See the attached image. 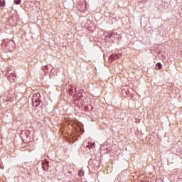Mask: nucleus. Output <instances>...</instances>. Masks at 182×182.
Returning a JSON list of instances; mask_svg holds the SVG:
<instances>
[{"instance_id": "nucleus-1", "label": "nucleus", "mask_w": 182, "mask_h": 182, "mask_svg": "<svg viewBox=\"0 0 182 182\" xmlns=\"http://www.w3.org/2000/svg\"><path fill=\"white\" fill-rule=\"evenodd\" d=\"M32 102L33 105L36 103V106H39V105H41V94H34L32 97Z\"/></svg>"}, {"instance_id": "nucleus-2", "label": "nucleus", "mask_w": 182, "mask_h": 182, "mask_svg": "<svg viewBox=\"0 0 182 182\" xmlns=\"http://www.w3.org/2000/svg\"><path fill=\"white\" fill-rule=\"evenodd\" d=\"M46 162H43L42 165H43V170H45V171H46V170H48V167H49V162L45 159Z\"/></svg>"}, {"instance_id": "nucleus-3", "label": "nucleus", "mask_w": 182, "mask_h": 182, "mask_svg": "<svg viewBox=\"0 0 182 182\" xmlns=\"http://www.w3.org/2000/svg\"><path fill=\"white\" fill-rule=\"evenodd\" d=\"M119 58H120V54L112 55L109 57V60H113V59H119Z\"/></svg>"}, {"instance_id": "nucleus-4", "label": "nucleus", "mask_w": 182, "mask_h": 182, "mask_svg": "<svg viewBox=\"0 0 182 182\" xmlns=\"http://www.w3.org/2000/svg\"><path fill=\"white\" fill-rule=\"evenodd\" d=\"M85 172H83V171L80 170L78 172V176H80V177H82V176H84Z\"/></svg>"}, {"instance_id": "nucleus-5", "label": "nucleus", "mask_w": 182, "mask_h": 182, "mask_svg": "<svg viewBox=\"0 0 182 182\" xmlns=\"http://www.w3.org/2000/svg\"><path fill=\"white\" fill-rule=\"evenodd\" d=\"M14 2L16 5H19L21 4V0H14Z\"/></svg>"}, {"instance_id": "nucleus-6", "label": "nucleus", "mask_w": 182, "mask_h": 182, "mask_svg": "<svg viewBox=\"0 0 182 182\" xmlns=\"http://www.w3.org/2000/svg\"><path fill=\"white\" fill-rule=\"evenodd\" d=\"M156 66H157V68H158L159 69H161V63H158L156 64Z\"/></svg>"}, {"instance_id": "nucleus-7", "label": "nucleus", "mask_w": 182, "mask_h": 182, "mask_svg": "<svg viewBox=\"0 0 182 182\" xmlns=\"http://www.w3.org/2000/svg\"><path fill=\"white\" fill-rule=\"evenodd\" d=\"M1 5L3 6V5H2V3L0 2V6H1Z\"/></svg>"}, {"instance_id": "nucleus-8", "label": "nucleus", "mask_w": 182, "mask_h": 182, "mask_svg": "<svg viewBox=\"0 0 182 182\" xmlns=\"http://www.w3.org/2000/svg\"><path fill=\"white\" fill-rule=\"evenodd\" d=\"M9 80H11V77H9Z\"/></svg>"}]
</instances>
